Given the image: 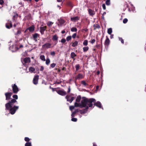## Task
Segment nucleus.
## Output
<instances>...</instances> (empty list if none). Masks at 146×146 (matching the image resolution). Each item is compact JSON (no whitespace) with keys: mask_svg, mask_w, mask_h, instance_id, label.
Listing matches in <instances>:
<instances>
[{"mask_svg":"<svg viewBox=\"0 0 146 146\" xmlns=\"http://www.w3.org/2000/svg\"><path fill=\"white\" fill-rule=\"evenodd\" d=\"M13 97L15 99H12L5 105V110H9L10 113H9V114L10 113L12 115L15 114L16 110L19 108L18 106H14V104L17 102L16 100L18 99V97L17 95L16 94L14 95L13 96Z\"/></svg>","mask_w":146,"mask_h":146,"instance_id":"1","label":"nucleus"},{"mask_svg":"<svg viewBox=\"0 0 146 146\" xmlns=\"http://www.w3.org/2000/svg\"><path fill=\"white\" fill-rule=\"evenodd\" d=\"M74 105L76 107H79L81 108L86 107L85 109L80 111L81 113H85L87 111L88 107H91V99H90L89 100H88L86 98H83L80 103L75 102Z\"/></svg>","mask_w":146,"mask_h":146,"instance_id":"2","label":"nucleus"},{"mask_svg":"<svg viewBox=\"0 0 146 146\" xmlns=\"http://www.w3.org/2000/svg\"><path fill=\"white\" fill-rule=\"evenodd\" d=\"M12 87L13 93L17 94L19 91V89L17 85L15 84H12Z\"/></svg>","mask_w":146,"mask_h":146,"instance_id":"3","label":"nucleus"},{"mask_svg":"<svg viewBox=\"0 0 146 146\" xmlns=\"http://www.w3.org/2000/svg\"><path fill=\"white\" fill-rule=\"evenodd\" d=\"M9 49L12 52H15L18 49L15 44H13L11 46L9 47Z\"/></svg>","mask_w":146,"mask_h":146,"instance_id":"4","label":"nucleus"},{"mask_svg":"<svg viewBox=\"0 0 146 146\" xmlns=\"http://www.w3.org/2000/svg\"><path fill=\"white\" fill-rule=\"evenodd\" d=\"M51 44L49 43H46L42 45V48L43 49H46L51 47Z\"/></svg>","mask_w":146,"mask_h":146,"instance_id":"5","label":"nucleus"},{"mask_svg":"<svg viewBox=\"0 0 146 146\" xmlns=\"http://www.w3.org/2000/svg\"><path fill=\"white\" fill-rule=\"evenodd\" d=\"M66 98L67 99V101L69 102L70 103H71L74 99V97H71L68 95L66 96Z\"/></svg>","mask_w":146,"mask_h":146,"instance_id":"6","label":"nucleus"},{"mask_svg":"<svg viewBox=\"0 0 146 146\" xmlns=\"http://www.w3.org/2000/svg\"><path fill=\"white\" fill-rule=\"evenodd\" d=\"M38 78L39 76L38 75L35 76L33 80V83L34 84L36 85L38 84Z\"/></svg>","mask_w":146,"mask_h":146,"instance_id":"7","label":"nucleus"},{"mask_svg":"<svg viewBox=\"0 0 146 146\" xmlns=\"http://www.w3.org/2000/svg\"><path fill=\"white\" fill-rule=\"evenodd\" d=\"M21 61L22 63L23 64L29 63L30 62V59L29 58H22L21 59Z\"/></svg>","mask_w":146,"mask_h":146,"instance_id":"8","label":"nucleus"},{"mask_svg":"<svg viewBox=\"0 0 146 146\" xmlns=\"http://www.w3.org/2000/svg\"><path fill=\"white\" fill-rule=\"evenodd\" d=\"M12 93L11 92H7L5 93L6 100H8L11 99V97Z\"/></svg>","mask_w":146,"mask_h":146,"instance_id":"9","label":"nucleus"},{"mask_svg":"<svg viewBox=\"0 0 146 146\" xmlns=\"http://www.w3.org/2000/svg\"><path fill=\"white\" fill-rule=\"evenodd\" d=\"M57 92L59 95L62 96L65 95L66 93L64 90H59L56 91Z\"/></svg>","mask_w":146,"mask_h":146,"instance_id":"10","label":"nucleus"},{"mask_svg":"<svg viewBox=\"0 0 146 146\" xmlns=\"http://www.w3.org/2000/svg\"><path fill=\"white\" fill-rule=\"evenodd\" d=\"M106 39L105 40L104 44L105 46H108L110 44V41L108 36H106Z\"/></svg>","mask_w":146,"mask_h":146,"instance_id":"11","label":"nucleus"},{"mask_svg":"<svg viewBox=\"0 0 146 146\" xmlns=\"http://www.w3.org/2000/svg\"><path fill=\"white\" fill-rule=\"evenodd\" d=\"M94 106H96L99 108H102L103 109V108L102 107V106L101 103L99 101H98L97 102H95L94 103Z\"/></svg>","mask_w":146,"mask_h":146,"instance_id":"12","label":"nucleus"},{"mask_svg":"<svg viewBox=\"0 0 146 146\" xmlns=\"http://www.w3.org/2000/svg\"><path fill=\"white\" fill-rule=\"evenodd\" d=\"M84 77V76L81 74H78L76 77V79L80 80L82 79Z\"/></svg>","mask_w":146,"mask_h":146,"instance_id":"13","label":"nucleus"},{"mask_svg":"<svg viewBox=\"0 0 146 146\" xmlns=\"http://www.w3.org/2000/svg\"><path fill=\"white\" fill-rule=\"evenodd\" d=\"M39 36V35L36 33H35L33 35V39L35 41H37V38Z\"/></svg>","mask_w":146,"mask_h":146,"instance_id":"14","label":"nucleus"},{"mask_svg":"<svg viewBox=\"0 0 146 146\" xmlns=\"http://www.w3.org/2000/svg\"><path fill=\"white\" fill-rule=\"evenodd\" d=\"M79 17H71V21L74 22H76L79 20Z\"/></svg>","mask_w":146,"mask_h":146,"instance_id":"15","label":"nucleus"},{"mask_svg":"<svg viewBox=\"0 0 146 146\" xmlns=\"http://www.w3.org/2000/svg\"><path fill=\"white\" fill-rule=\"evenodd\" d=\"M46 27H41L40 28V32L42 34H43L44 31L45 30Z\"/></svg>","mask_w":146,"mask_h":146,"instance_id":"16","label":"nucleus"},{"mask_svg":"<svg viewBox=\"0 0 146 146\" xmlns=\"http://www.w3.org/2000/svg\"><path fill=\"white\" fill-rule=\"evenodd\" d=\"M76 55L75 53L74 52H72L70 54L71 57L74 60L75 57L76 56Z\"/></svg>","mask_w":146,"mask_h":146,"instance_id":"17","label":"nucleus"},{"mask_svg":"<svg viewBox=\"0 0 146 146\" xmlns=\"http://www.w3.org/2000/svg\"><path fill=\"white\" fill-rule=\"evenodd\" d=\"M27 29L29 30L30 32H33L34 30L35 27L33 25H32L29 28Z\"/></svg>","mask_w":146,"mask_h":146,"instance_id":"18","label":"nucleus"},{"mask_svg":"<svg viewBox=\"0 0 146 146\" xmlns=\"http://www.w3.org/2000/svg\"><path fill=\"white\" fill-rule=\"evenodd\" d=\"M40 59L42 61H46L45 57L43 55H40Z\"/></svg>","mask_w":146,"mask_h":146,"instance_id":"19","label":"nucleus"},{"mask_svg":"<svg viewBox=\"0 0 146 146\" xmlns=\"http://www.w3.org/2000/svg\"><path fill=\"white\" fill-rule=\"evenodd\" d=\"M9 24L10 26L8 25L7 24H6V27L7 28V29H10L13 26L12 25L11 23L10 22L9 23Z\"/></svg>","mask_w":146,"mask_h":146,"instance_id":"20","label":"nucleus"},{"mask_svg":"<svg viewBox=\"0 0 146 146\" xmlns=\"http://www.w3.org/2000/svg\"><path fill=\"white\" fill-rule=\"evenodd\" d=\"M93 27H94V29L95 30L96 29H99L100 28V26L98 24L94 25L93 26Z\"/></svg>","mask_w":146,"mask_h":146,"instance_id":"21","label":"nucleus"},{"mask_svg":"<svg viewBox=\"0 0 146 146\" xmlns=\"http://www.w3.org/2000/svg\"><path fill=\"white\" fill-rule=\"evenodd\" d=\"M58 37L56 35H54L52 37V40H57Z\"/></svg>","mask_w":146,"mask_h":146,"instance_id":"22","label":"nucleus"},{"mask_svg":"<svg viewBox=\"0 0 146 146\" xmlns=\"http://www.w3.org/2000/svg\"><path fill=\"white\" fill-rule=\"evenodd\" d=\"M46 64L47 65H48L50 62V60L48 58H47L46 60Z\"/></svg>","mask_w":146,"mask_h":146,"instance_id":"23","label":"nucleus"},{"mask_svg":"<svg viewBox=\"0 0 146 146\" xmlns=\"http://www.w3.org/2000/svg\"><path fill=\"white\" fill-rule=\"evenodd\" d=\"M78 43V42L77 41H75V42L72 43V46L74 47L77 45Z\"/></svg>","mask_w":146,"mask_h":146,"instance_id":"24","label":"nucleus"},{"mask_svg":"<svg viewBox=\"0 0 146 146\" xmlns=\"http://www.w3.org/2000/svg\"><path fill=\"white\" fill-rule=\"evenodd\" d=\"M112 29L111 28H110L108 29V33L109 34H111L112 33Z\"/></svg>","mask_w":146,"mask_h":146,"instance_id":"25","label":"nucleus"},{"mask_svg":"<svg viewBox=\"0 0 146 146\" xmlns=\"http://www.w3.org/2000/svg\"><path fill=\"white\" fill-rule=\"evenodd\" d=\"M81 99V97L80 96H78L76 98V102H79L80 100Z\"/></svg>","mask_w":146,"mask_h":146,"instance_id":"26","label":"nucleus"},{"mask_svg":"<svg viewBox=\"0 0 146 146\" xmlns=\"http://www.w3.org/2000/svg\"><path fill=\"white\" fill-rule=\"evenodd\" d=\"M53 23L51 21H48L47 23V25L49 27L51 26Z\"/></svg>","mask_w":146,"mask_h":146,"instance_id":"27","label":"nucleus"},{"mask_svg":"<svg viewBox=\"0 0 146 146\" xmlns=\"http://www.w3.org/2000/svg\"><path fill=\"white\" fill-rule=\"evenodd\" d=\"M29 70L30 72H33L35 70V69L34 68L31 67L29 68Z\"/></svg>","mask_w":146,"mask_h":146,"instance_id":"28","label":"nucleus"},{"mask_svg":"<svg viewBox=\"0 0 146 146\" xmlns=\"http://www.w3.org/2000/svg\"><path fill=\"white\" fill-rule=\"evenodd\" d=\"M71 31L72 32H76L77 31V29L75 27H72L71 29Z\"/></svg>","mask_w":146,"mask_h":146,"instance_id":"29","label":"nucleus"},{"mask_svg":"<svg viewBox=\"0 0 146 146\" xmlns=\"http://www.w3.org/2000/svg\"><path fill=\"white\" fill-rule=\"evenodd\" d=\"M83 51L84 52H86V51H87L89 48H88V47H84L83 48Z\"/></svg>","mask_w":146,"mask_h":146,"instance_id":"30","label":"nucleus"},{"mask_svg":"<svg viewBox=\"0 0 146 146\" xmlns=\"http://www.w3.org/2000/svg\"><path fill=\"white\" fill-rule=\"evenodd\" d=\"M25 146H32L31 143L29 142H27L25 143Z\"/></svg>","mask_w":146,"mask_h":146,"instance_id":"31","label":"nucleus"},{"mask_svg":"<svg viewBox=\"0 0 146 146\" xmlns=\"http://www.w3.org/2000/svg\"><path fill=\"white\" fill-rule=\"evenodd\" d=\"M106 4L107 5H110V0H107L106 1Z\"/></svg>","mask_w":146,"mask_h":146,"instance_id":"32","label":"nucleus"},{"mask_svg":"<svg viewBox=\"0 0 146 146\" xmlns=\"http://www.w3.org/2000/svg\"><path fill=\"white\" fill-rule=\"evenodd\" d=\"M21 31L20 30H19L17 31V32L16 33H15V35H20L21 33Z\"/></svg>","mask_w":146,"mask_h":146,"instance_id":"33","label":"nucleus"},{"mask_svg":"<svg viewBox=\"0 0 146 146\" xmlns=\"http://www.w3.org/2000/svg\"><path fill=\"white\" fill-rule=\"evenodd\" d=\"M81 84L84 86H86L87 85V84L84 81H82Z\"/></svg>","mask_w":146,"mask_h":146,"instance_id":"34","label":"nucleus"},{"mask_svg":"<svg viewBox=\"0 0 146 146\" xmlns=\"http://www.w3.org/2000/svg\"><path fill=\"white\" fill-rule=\"evenodd\" d=\"M83 44L85 45L86 46L88 44V41L87 40H85L83 42Z\"/></svg>","mask_w":146,"mask_h":146,"instance_id":"35","label":"nucleus"},{"mask_svg":"<svg viewBox=\"0 0 146 146\" xmlns=\"http://www.w3.org/2000/svg\"><path fill=\"white\" fill-rule=\"evenodd\" d=\"M75 67H76V71H77L79 69L80 66H79V64H76V65Z\"/></svg>","mask_w":146,"mask_h":146,"instance_id":"36","label":"nucleus"},{"mask_svg":"<svg viewBox=\"0 0 146 146\" xmlns=\"http://www.w3.org/2000/svg\"><path fill=\"white\" fill-rule=\"evenodd\" d=\"M71 36H68L66 38V40L68 41L71 39Z\"/></svg>","mask_w":146,"mask_h":146,"instance_id":"37","label":"nucleus"},{"mask_svg":"<svg viewBox=\"0 0 146 146\" xmlns=\"http://www.w3.org/2000/svg\"><path fill=\"white\" fill-rule=\"evenodd\" d=\"M56 64L55 63H53L51 64L50 65V66L52 68H54L56 66Z\"/></svg>","mask_w":146,"mask_h":146,"instance_id":"38","label":"nucleus"},{"mask_svg":"<svg viewBox=\"0 0 146 146\" xmlns=\"http://www.w3.org/2000/svg\"><path fill=\"white\" fill-rule=\"evenodd\" d=\"M19 23L18 22L16 23H14L13 25V27H15L16 26H19Z\"/></svg>","mask_w":146,"mask_h":146,"instance_id":"39","label":"nucleus"},{"mask_svg":"<svg viewBox=\"0 0 146 146\" xmlns=\"http://www.w3.org/2000/svg\"><path fill=\"white\" fill-rule=\"evenodd\" d=\"M119 40L120 41H121V42L122 44H124V40H123L122 39V38H121V37L119 38Z\"/></svg>","mask_w":146,"mask_h":146,"instance_id":"40","label":"nucleus"},{"mask_svg":"<svg viewBox=\"0 0 146 146\" xmlns=\"http://www.w3.org/2000/svg\"><path fill=\"white\" fill-rule=\"evenodd\" d=\"M127 21H128L127 19L126 18H125L123 20V23H127Z\"/></svg>","mask_w":146,"mask_h":146,"instance_id":"41","label":"nucleus"},{"mask_svg":"<svg viewBox=\"0 0 146 146\" xmlns=\"http://www.w3.org/2000/svg\"><path fill=\"white\" fill-rule=\"evenodd\" d=\"M30 139L28 137H25V140L27 142H28L29 141Z\"/></svg>","mask_w":146,"mask_h":146,"instance_id":"42","label":"nucleus"},{"mask_svg":"<svg viewBox=\"0 0 146 146\" xmlns=\"http://www.w3.org/2000/svg\"><path fill=\"white\" fill-rule=\"evenodd\" d=\"M71 120L74 122H76L77 121V119L75 118H72L71 119Z\"/></svg>","mask_w":146,"mask_h":146,"instance_id":"43","label":"nucleus"},{"mask_svg":"<svg viewBox=\"0 0 146 146\" xmlns=\"http://www.w3.org/2000/svg\"><path fill=\"white\" fill-rule=\"evenodd\" d=\"M66 41V40L64 38H62V39L61 40V42L62 43H65Z\"/></svg>","mask_w":146,"mask_h":146,"instance_id":"44","label":"nucleus"},{"mask_svg":"<svg viewBox=\"0 0 146 146\" xmlns=\"http://www.w3.org/2000/svg\"><path fill=\"white\" fill-rule=\"evenodd\" d=\"M50 54L51 55L54 56L55 54V53L54 51H52L50 52Z\"/></svg>","mask_w":146,"mask_h":146,"instance_id":"45","label":"nucleus"},{"mask_svg":"<svg viewBox=\"0 0 146 146\" xmlns=\"http://www.w3.org/2000/svg\"><path fill=\"white\" fill-rule=\"evenodd\" d=\"M74 107H75V106H70V109L71 110H72L73 109H74Z\"/></svg>","mask_w":146,"mask_h":146,"instance_id":"46","label":"nucleus"},{"mask_svg":"<svg viewBox=\"0 0 146 146\" xmlns=\"http://www.w3.org/2000/svg\"><path fill=\"white\" fill-rule=\"evenodd\" d=\"M76 113V111H74L73 112L72 114H71V116L72 117H73L74 116V115Z\"/></svg>","mask_w":146,"mask_h":146,"instance_id":"47","label":"nucleus"},{"mask_svg":"<svg viewBox=\"0 0 146 146\" xmlns=\"http://www.w3.org/2000/svg\"><path fill=\"white\" fill-rule=\"evenodd\" d=\"M102 7L104 10H105L106 9V5L104 4H102Z\"/></svg>","mask_w":146,"mask_h":146,"instance_id":"48","label":"nucleus"},{"mask_svg":"<svg viewBox=\"0 0 146 146\" xmlns=\"http://www.w3.org/2000/svg\"><path fill=\"white\" fill-rule=\"evenodd\" d=\"M76 33H74L72 35V37L73 38H74L76 37Z\"/></svg>","mask_w":146,"mask_h":146,"instance_id":"49","label":"nucleus"},{"mask_svg":"<svg viewBox=\"0 0 146 146\" xmlns=\"http://www.w3.org/2000/svg\"><path fill=\"white\" fill-rule=\"evenodd\" d=\"M4 3V1L3 0H0V4L2 5Z\"/></svg>","mask_w":146,"mask_h":146,"instance_id":"50","label":"nucleus"},{"mask_svg":"<svg viewBox=\"0 0 146 146\" xmlns=\"http://www.w3.org/2000/svg\"><path fill=\"white\" fill-rule=\"evenodd\" d=\"M44 68L43 66H41L40 67V70L41 71H43V70H44Z\"/></svg>","mask_w":146,"mask_h":146,"instance_id":"51","label":"nucleus"},{"mask_svg":"<svg viewBox=\"0 0 146 146\" xmlns=\"http://www.w3.org/2000/svg\"><path fill=\"white\" fill-rule=\"evenodd\" d=\"M70 90H71V89L70 88V87L69 86L68 89V91H67V93H69L70 91Z\"/></svg>","mask_w":146,"mask_h":146,"instance_id":"52","label":"nucleus"},{"mask_svg":"<svg viewBox=\"0 0 146 146\" xmlns=\"http://www.w3.org/2000/svg\"><path fill=\"white\" fill-rule=\"evenodd\" d=\"M88 12L90 15H91V10L90 9H89L88 10Z\"/></svg>","mask_w":146,"mask_h":146,"instance_id":"53","label":"nucleus"},{"mask_svg":"<svg viewBox=\"0 0 146 146\" xmlns=\"http://www.w3.org/2000/svg\"><path fill=\"white\" fill-rule=\"evenodd\" d=\"M96 101V100L92 98V103L94 102V103H95Z\"/></svg>","mask_w":146,"mask_h":146,"instance_id":"54","label":"nucleus"},{"mask_svg":"<svg viewBox=\"0 0 146 146\" xmlns=\"http://www.w3.org/2000/svg\"><path fill=\"white\" fill-rule=\"evenodd\" d=\"M60 22L62 24H63L64 23V21L63 20H61L60 21Z\"/></svg>","mask_w":146,"mask_h":146,"instance_id":"55","label":"nucleus"},{"mask_svg":"<svg viewBox=\"0 0 146 146\" xmlns=\"http://www.w3.org/2000/svg\"><path fill=\"white\" fill-rule=\"evenodd\" d=\"M99 88V86H96V90L95 91L96 92L98 90V88Z\"/></svg>","mask_w":146,"mask_h":146,"instance_id":"56","label":"nucleus"},{"mask_svg":"<svg viewBox=\"0 0 146 146\" xmlns=\"http://www.w3.org/2000/svg\"><path fill=\"white\" fill-rule=\"evenodd\" d=\"M95 41V40L94 39H93L92 40V44L94 43Z\"/></svg>","mask_w":146,"mask_h":146,"instance_id":"57","label":"nucleus"},{"mask_svg":"<svg viewBox=\"0 0 146 146\" xmlns=\"http://www.w3.org/2000/svg\"><path fill=\"white\" fill-rule=\"evenodd\" d=\"M106 12H104L103 13V14H102V15H103V16H102V17H103V18L104 17L103 15H105V14H106Z\"/></svg>","mask_w":146,"mask_h":146,"instance_id":"58","label":"nucleus"},{"mask_svg":"<svg viewBox=\"0 0 146 146\" xmlns=\"http://www.w3.org/2000/svg\"><path fill=\"white\" fill-rule=\"evenodd\" d=\"M113 35H111L110 36V38H112L113 37Z\"/></svg>","mask_w":146,"mask_h":146,"instance_id":"59","label":"nucleus"},{"mask_svg":"<svg viewBox=\"0 0 146 146\" xmlns=\"http://www.w3.org/2000/svg\"><path fill=\"white\" fill-rule=\"evenodd\" d=\"M100 73V72L99 71H98L97 72V74L98 75H99Z\"/></svg>","mask_w":146,"mask_h":146,"instance_id":"60","label":"nucleus"},{"mask_svg":"<svg viewBox=\"0 0 146 146\" xmlns=\"http://www.w3.org/2000/svg\"><path fill=\"white\" fill-rule=\"evenodd\" d=\"M65 31H62V32H61V33H62V34H64V33H65Z\"/></svg>","mask_w":146,"mask_h":146,"instance_id":"61","label":"nucleus"},{"mask_svg":"<svg viewBox=\"0 0 146 146\" xmlns=\"http://www.w3.org/2000/svg\"><path fill=\"white\" fill-rule=\"evenodd\" d=\"M57 1L58 2H61L62 1V0H57Z\"/></svg>","mask_w":146,"mask_h":146,"instance_id":"62","label":"nucleus"},{"mask_svg":"<svg viewBox=\"0 0 146 146\" xmlns=\"http://www.w3.org/2000/svg\"><path fill=\"white\" fill-rule=\"evenodd\" d=\"M23 47V45H21L19 47H20V48H21Z\"/></svg>","mask_w":146,"mask_h":146,"instance_id":"63","label":"nucleus"},{"mask_svg":"<svg viewBox=\"0 0 146 146\" xmlns=\"http://www.w3.org/2000/svg\"><path fill=\"white\" fill-rule=\"evenodd\" d=\"M93 146H97L94 143H93Z\"/></svg>","mask_w":146,"mask_h":146,"instance_id":"64","label":"nucleus"}]
</instances>
